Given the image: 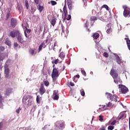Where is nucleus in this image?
Here are the masks:
<instances>
[{
	"instance_id": "obj_54",
	"label": "nucleus",
	"mask_w": 130,
	"mask_h": 130,
	"mask_svg": "<svg viewBox=\"0 0 130 130\" xmlns=\"http://www.w3.org/2000/svg\"><path fill=\"white\" fill-rule=\"evenodd\" d=\"M0 50L1 51H4V50H5V47L1 46L0 47Z\"/></svg>"
},
{
	"instance_id": "obj_47",
	"label": "nucleus",
	"mask_w": 130,
	"mask_h": 130,
	"mask_svg": "<svg viewBox=\"0 0 130 130\" xmlns=\"http://www.w3.org/2000/svg\"><path fill=\"white\" fill-rule=\"evenodd\" d=\"M37 103H40V98H39V96L38 95L37 96Z\"/></svg>"
},
{
	"instance_id": "obj_39",
	"label": "nucleus",
	"mask_w": 130,
	"mask_h": 130,
	"mask_svg": "<svg viewBox=\"0 0 130 130\" xmlns=\"http://www.w3.org/2000/svg\"><path fill=\"white\" fill-rule=\"evenodd\" d=\"M103 8H104L105 9L107 10V11H109V7L106 5H104L103 6Z\"/></svg>"
},
{
	"instance_id": "obj_56",
	"label": "nucleus",
	"mask_w": 130,
	"mask_h": 130,
	"mask_svg": "<svg viewBox=\"0 0 130 130\" xmlns=\"http://www.w3.org/2000/svg\"><path fill=\"white\" fill-rule=\"evenodd\" d=\"M89 26V24H88V21H86V22L85 23V25H84V27H85V28H87V27Z\"/></svg>"
},
{
	"instance_id": "obj_25",
	"label": "nucleus",
	"mask_w": 130,
	"mask_h": 130,
	"mask_svg": "<svg viewBox=\"0 0 130 130\" xmlns=\"http://www.w3.org/2000/svg\"><path fill=\"white\" fill-rule=\"evenodd\" d=\"M90 21L91 22H94V21H97V17L95 16H91L90 17Z\"/></svg>"
},
{
	"instance_id": "obj_23",
	"label": "nucleus",
	"mask_w": 130,
	"mask_h": 130,
	"mask_svg": "<svg viewBox=\"0 0 130 130\" xmlns=\"http://www.w3.org/2000/svg\"><path fill=\"white\" fill-rule=\"evenodd\" d=\"M59 56L61 59H63L66 57V54L63 52H61Z\"/></svg>"
},
{
	"instance_id": "obj_1",
	"label": "nucleus",
	"mask_w": 130,
	"mask_h": 130,
	"mask_svg": "<svg viewBox=\"0 0 130 130\" xmlns=\"http://www.w3.org/2000/svg\"><path fill=\"white\" fill-rule=\"evenodd\" d=\"M17 33L18 35L17 36V39L18 42L20 44L23 45V46H27L28 44H29V42H30V40L26 39L25 41L24 40V36L22 35V34L20 33L19 30H17Z\"/></svg>"
},
{
	"instance_id": "obj_21",
	"label": "nucleus",
	"mask_w": 130,
	"mask_h": 130,
	"mask_svg": "<svg viewBox=\"0 0 130 130\" xmlns=\"http://www.w3.org/2000/svg\"><path fill=\"white\" fill-rule=\"evenodd\" d=\"M106 107L107 108H112L113 107V104L111 102H109L107 104H106Z\"/></svg>"
},
{
	"instance_id": "obj_61",
	"label": "nucleus",
	"mask_w": 130,
	"mask_h": 130,
	"mask_svg": "<svg viewBox=\"0 0 130 130\" xmlns=\"http://www.w3.org/2000/svg\"><path fill=\"white\" fill-rule=\"evenodd\" d=\"M35 3L36 5H38L39 4V0H35Z\"/></svg>"
},
{
	"instance_id": "obj_50",
	"label": "nucleus",
	"mask_w": 130,
	"mask_h": 130,
	"mask_svg": "<svg viewBox=\"0 0 130 130\" xmlns=\"http://www.w3.org/2000/svg\"><path fill=\"white\" fill-rule=\"evenodd\" d=\"M24 35L26 38H29V35L27 34V32H26V30L24 31Z\"/></svg>"
},
{
	"instance_id": "obj_35",
	"label": "nucleus",
	"mask_w": 130,
	"mask_h": 130,
	"mask_svg": "<svg viewBox=\"0 0 130 130\" xmlns=\"http://www.w3.org/2000/svg\"><path fill=\"white\" fill-rule=\"evenodd\" d=\"M71 19H72V16H71V15H67L66 19L67 21H70Z\"/></svg>"
},
{
	"instance_id": "obj_26",
	"label": "nucleus",
	"mask_w": 130,
	"mask_h": 130,
	"mask_svg": "<svg viewBox=\"0 0 130 130\" xmlns=\"http://www.w3.org/2000/svg\"><path fill=\"white\" fill-rule=\"evenodd\" d=\"M17 8L19 12H21V11H22V9H23V7H22V6L18 4L17 6Z\"/></svg>"
},
{
	"instance_id": "obj_20",
	"label": "nucleus",
	"mask_w": 130,
	"mask_h": 130,
	"mask_svg": "<svg viewBox=\"0 0 130 130\" xmlns=\"http://www.w3.org/2000/svg\"><path fill=\"white\" fill-rule=\"evenodd\" d=\"M11 93H12V89L11 88H8L5 91V95L9 96Z\"/></svg>"
},
{
	"instance_id": "obj_10",
	"label": "nucleus",
	"mask_w": 130,
	"mask_h": 130,
	"mask_svg": "<svg viewBox=\"0 0 130 130\" xmlns=\"http://www.w3.org/2000/svg\"><path fill=\"white\" fill-rule=\"evenodd\" d=\"M39 91L40 95H43L44 94V93H45V92H46V89H45V88L44 87V84L42 83L41 84Z\"/></svg>"
},
{
	"instance_id": "obj_40",
	"label": "nucleus",
	"mask_w": 130,
	"mask_h": 130,
	"mask_svg": "<svg viewBox=\"0 0 130 130\" xmlns=\"http://www.w3.org/2000/svg\"><path fill=\"white\" fill-rule=\"evenodd\" d=\"M21 110H22V108H21V107H19L18 109H16V112L17 114H19V113H20V111H21Z\"/></svg>"
},
{
	"instance_id": "obj_52",
	"label": "nucleus",
	"mask_w": 130,
	"mask_h": 130,
	"mask_svg": "<svg viewBox=\"0 0 130 130\" xmlns=\"http://www.w3.org/2000/svg\"><path fill=\"white\" fill-rule=\"evenodd\" d=\"M116 123V120H114L111 123V125H114Z\"/></svg>"
},
{
	"instance_id": "obj_28",
	"label": "nucleus",
	"mask_w": 130,
	"mask_h": 130,
	"mask_svg": "<svg viewBox=\"0 0 130 130\" xmlns=\"http://www.w3.org/2000/svg\"><path fill=\"white\" fill-rule=\"evenodd\" d=\"M68 6L69 9L70 11L72 10V9H73V3L68 4Z\"/></svg>"
},
{
	"instance_id": "obj_16",
	"label": "nucleus",
	"mask_w": 130,
	"mask_h": 130,
	"mask_svg": "<svg viewBox=\"0 0 130 130\" xmlns=\"http://www.w3.org/2000/svg\"><path fill=\"white\" fill-rule=\"evenodd\" d=\"M124 40L126 41L128 49H129L130 50V40H129V39H128L127 38H125Z\"/></svg>"
},
{
	"instance_id": "obj_15",
	"label": "nucleus",
	"mask_w": 130,
	"mask_h": 130,
	"mask_svg": "<svg viewBox=\"0 0 130 130\" xmlns=\"http://www.w3.org/2000/svg\"><path fill=\"white\" fill-rule=\"evenodd\" d=\"M16 35L18 36V34L17 33V31H11L10 32V36H11V37H12V38H15L16 37Z\"/></svg>"
},
{
	"instance_id": "obj_42",
	"label": "nucleus",
	"mask_w": 130,
	"mask_h": 130,
	"mask_svg": "<svg viewBox=\"0 0 130 130\" xmlns=\"http://www.w3.org/2000/svg\"><path fill=\"white\" fill-rule=\"evenodd\" d=\"M11 16V12H8L6 15V19L8 20L10 18V16Z\"/></svg>"
},
{
	"instance_id": "obj_57",
	"label": "nucleus",
	"mask_w": 130,
	"mask_h": 130,
	"mask_svg": "<svg viewBox=\"0 0 130 130\" xmlns=\"http://www.w3.org/2000/svg\"><path fill=\"white\" fill-rule=\"evenodd\" d=\"M64 17L62 20V21L63 22V23L64 22H66V20H67V15H64Z\"/></svg>"
},
{
	"instance_id": "obj_30",
	"label": "nucleus",
	"mask_w": 130,
	"mask_h": 130,
	"mask_svg": "<svg viewBox=\"0 0 130 130\" xmlns=\"http://www.w3.org/2000/svg\"><path fill=\"white\" fill-rule=\"evenodd\" d=\"M80 92L81 96H85V91L83 89H81Z\"/></svg>"
},
{
	"instance_id": "obj_11",
	"label": "nucleus",
	"mask_w": 130,
	"mask_h": 130,
	"mask_svg": "<svg viewBox=\"0 0 130 130\" xmlns=\"http://www.w3.org/2000/svg\"><path fill=\"white\" fill-rule=\"evenodd\" d=\"M46 43H47V40H46L40 44L39 47V52H40V51L42 50V48H45V47H46V45H45Z\"/></svg>"
},
{
	"instance_id": "obj_62",
	"label": "nucleus",
	"mask_w": 130,
	"mask_h": 130,
	"mask_svg": "<svg viewBox=\"0 0 130 130\" xmlns=\"http://www.w3.org/2000/svg\"><path fill=\"white\" fill-rule=\"evenodd\" d=\"M57 45V42H55L54 44V47H55V46H56Z\"/></svg>"
},
{
	"instance_id": "obj_3",
	"label": "nucleus",
	"mask_w": 130,
	"mask_h": 130,
	"mask_svg": "<svg viewBox=\"0 0 130 130\" xmlns=\"http://www.w3.org/2000/svg\"><path fill=\"white\" fill-rule=\"evenodd\" d=\"M122 8L124 10L123 16L125 17H130V8L127 5H123Z\"/></svg>"
},
{
	"instance_id": "obj_4",
	"label": "nucleus",
	"mask_w": 130,
	"mask_h": 130,
	"mask_svg": "<svg viewBox=\"0 0 130 130\" xmlns=\"http://www.w3.org/2000/svg\"><path fill=\"white\" fill-rule=\"evenodd\" d=\"M66 124L64 121H57L55 123V130H57L61 127V128H64Z\"/></svg>"
},
{
	"instance_id": "obj_29",
	"label": "nucleus",
	"mask_w": 130,
	"mask_h": 130,
	"mask_svg": "<svg viewBox=\"0 0 130 130\" xmlns=\"http://www.w3.org/2000/svg\"><path fill=\"white\" fill-rule=\"evenodd\" d=\"M44 84L46 87H48V86H49V82L47 80L44 81Z\"/></svg>"
},
{
	"instance_id": "obj_46",
	"label": "nucleus",
	"mask_w": 130,
	"mask_h": 130,
	"mask_svg": "<svg viewBox=\"0 0 130 130\" xmlns=\"http://www.w3.org/2000/svg\"><path fill=\"white\" fill-rule=\"evenodd\" d=\"M18 46H19V44L17 42H15L14 43V48H16V47H18Z\"/></svg>"
},
{
	"instance_id": "obj_64",
	"label": "nucleus",
	"mask_w": 130,
	"mask_h": 130,
	"mask_svg": "<svg viewBox=\"0 0 130 130\" xmlns=\"http://www.w3.org/2000/svg\"><path fill=\"white\" fill-rule=\"evenodd\" d=\"M2 127H3V123H0V130L2 128Z\"/></svg>"
},
{
	"instance_id": "obj_8",
	"label": "nucleus",
	"mask_w": 130,
	"mask_h": 130,
	"mask_svg": "<svg viewBox=\"0 0 130 130\" xmlns=\"http://www.w3.org/2000/svg\"><path fill=\"white\" fill-rule=\"evenodd\" d=\"M58 76H59V74H58V70H57V69H56V68H54L53 69L52 73V78L53 80H54V79H56V78H57Z\"/></svg>"
},
{
	"instance_id": "obj_38",
	"label": "nucleus",
	"mask_w": 130,
	"mask_h": 130,
	"mask_svg": "<svg viewBox=\"0 0 130 130\" xmlns=\"http://www.w3.org/2000/svg\"><path fill=\"white\" fill-rule=\"evenodd\" d=\"M32 103H33L32 100H28V105H29V106H31V105H32Z\"/></svg>"
},
{
	"instance_id": "obj_27",
	"label": "nucleus",
	"mask_w": 130,
	"mask_h": 130,
	"mask_svg": "<svg viewBox=\"0 0 130 130\" xmlns=\"http://www.w3.org/2000/svg\"><path fill=\"white\" fill-rule=\"evenodd\" d=\"M25 7L27 10L29 9V3L27 0L25 1Z\"/></svg>"
},
{
	"instance_id": "obj_63",
	"label": "nucleus",
	"mask_w": 130,
	"mask_h": 130,
	"mask_svg": "<svg viewBox=\"0 0 130 130\" xmlns=\"http://www.w3.org/2000/svg\"><path fill=\"white\" fill-rule=\"evenodd\" d=\"M75 77V78H77L78 79H79L80 78V75H77Z\"/></svg>"
},
{
	"instance_id": "obj_22",
	"label": "nucleus",
	"mask_w": 130,
	"mask_h": 130,
	"mask_svg": "<svg viewBox=\"0 0 130 130\" xmlns=\"http://www.w3.org/2000/svg\"><path fill=\"white\" fill-rule=\"evenodd\" d=\"M100 36V35H99V34L98 33H94L92 35V37L93 39H98Z\"/></svg>"
},
{
	"instance_id": "obj_34",
	"label": "nucleus",
	"mask_w": 130,
	"mask_h": 130,
	"mask_svg": "<svg viewBox=\"0 0 130 130\" xmlns=\"http://www.w3.org/2000/svg\"><path fill=\"white\" fill-rule=\"evenodd\" d=\"M33 98V96H32V95H27L26 98H25V100H28V99H29V100H31V99H32Z\"/></svg>"
},
{
	"instance_id": "obj_36",
	"label": "nucleus",
	"mask_w": 130,
	"mask_h": 130,
	"mask_svg": "<svg viewBox=\"0 0 130 130\" xmlns=\"http://www.w3.org/2000/svg\"><path fill=\"white\" fill-rule=\"evenodd\" d=\"M108 130H113L114 129V126L113 125H110L108 127Z\"/></svg>"
},
{
	"instance_id": "obj_53",
	"label": "nucleus",
	"mask_w": 130,
	"mask_h": 130,
	"mask_svg": "<svg viewBox=\"0 0 130 130\" xmlns=\"http://www.w3.org/2000/svg\"><path fill=\"white\" fill-rule=\"evenodd\" d=\"M100 130H106V127L104 126H103L100 128Z\"/></svg>"
},
{
	"instance_id": "obj_43",
	"label": "nucleus",
	"mask_w": 130,
	"mask_h": 130,
	"mask_svg": "<svg viewBox=\"0 0 130 130\" xmlns=\"http://www.w3.org/2000/svg\"><path fill=\"white\" fill-rule=\"evenodd\" d=\"M59 98V96L58 95H55L54 96V100H58V99Z\"/></svg>"
},
{
	"instance_id": "obj_7",
	"label": "nucleus",
	"mask_w": 130,
	"mask_h": 130,
	"mask_svg": "<svg viewBox=\"0 0 130 130\" xmlns=\"http://www.w3.org/2000/svg\"><path fill=\"white\" fill-rule=\"evenodd\" d=\"M119 89L121 88V92L122 94H125L128 92V88L126 87V86L122 85V84H119L118 85Z\"/></svg>"
},
{
	"instance_id": "obj_37",
	"label": "nucleus",
	"mask_w": 130,
	"mask_h": 130,
	"mask_svg": "<svg viewBox=\"0 0 130 130\" xmlns=\"http://www.w3.org/2000/svg\"><path fill=\"white\" fill-rule=\"evenodd\" d=\"M50 3H51L52 6H55V5L57 4V3H56V2L54 1H51Z\"/></svg>"
},
{
	"instance_id": "obj_17",
	"label": "nucleus",
	"mask_w": 130,
	"mask_h": 130,
	"mask_svg": "<svg viewBox=\"0 0 130 130\" xmlns=\"http://www.w3.org/2000/svg\"><path fill=\"white\" fill-rule=\"evenodd\" d=\"M63 12L64 13V16L68 15V10L67 9V4L66 3L63 8Z\"/></svg>"
},
{
	"instance_id": "obj_31",
	"label": "nucleus",
	"mask_w": 130,
	"mask_h": 130,
	"mask_svg": "<svg viewBox=\"0 0 130 130\" xmlns=\"http://www.w3.org/2000/svg\"><path fill=\"white\" fill-rule=\"evenodd\" d=\"M44 9V7H43V6L39 5V11H40V13H41V12H42V11H43Z\"/></svg>"
},
{
	"instance_id": "obj_13",
	"label": "nucleus",
	"mask_w": 130,
	"mask_h": 130,
	"mask_svg": "<svg viewBox=\"0 0 130 130\" xmlns=\"http://www.w3.org/2000/svg\"><path fill=\"white\" fill-rule=\"evenodd\" d=\"M126 117V115H125L124 113H121L120 114L119 117H118V120H120V119L122 120V119H124V118H125Z\"/></svg>"
},
{
	"instance_id": "obj_48",
	"label": "nucleus",
	"mask_w": 130,
	"mask_h": 130,
	"mask_svg": "<svg viewBox=\"0 0 130 130\" xmlns=\"http://www.w3.org/2000/svg\"><path fill=\"white\" fill-rule=\"evenodd\" d=\"M103 55H104V56H105V57H108V53L104 52Z\"/></svg>"
},
{
	"instance_id": "obj_55",
	"label": "nucleus",
	"mask_w": 130,
	"mask_h": 130,
	"mask_svg": "<svg viewBox=\"0 0 130 130\" xmlns=\"http://www.w3.org/2000/svg\"><path fill=\"white\" fill-rule=\"evenodd\" d=\"M61 30H62V32L63 33H64V26H63V25H61Z\"/></svg>"
},
{
	"instance_id": "obj_19",
	"label": "nucleus",
	"mask_w": 130,
	"mask_h": 130,
	"mask_svg": "<svg viewBox=\"0 0 130 130\" xmlns=\"http://www.w3.org/2000/svg\"><path fill=\"white\" fill-rule=\"evenodd\" d=\"M115 57H116V62L118 64H120L121 63V59H120L119 56H118V55H116Z\"/></svg>"
},
{
	"instance_id": "obj_41",
	"label": "nucleus",
	"mask_w": 130,
	"mask_h": 130,
	"mask_svg": "<svg viewBox=\"0 0 130 130\" xmlns=\"http://www.w3.org/2000/svg\"><path fill=\"white\" fill-rule=\"evenodd\" d=\"M81 74L84 76V77H86L87 76V74L86 73V71L84 70H81Z\"/></svg>"
},
{
	"instance_id": "obj_24",
	"label": "nucleus",
	"mask_w": 130,
	"mask_h": 130,
	"mask_svg": "<svg viewBox=\"0 0 130 130\" xmlns=\"http://www.w3.org/2000/svg\"><path fill=\"white\" fill-rule=\"evenodd\" d=\"M5 44L8 45V46H11L12 44L11 43V41L9 40V38H7L5 41Z\"/></svg>"
},
{
	"instance_id": "obj_2",
	"label": "nucleus",
	"mask_w": 130,
	"mask_h": 130,
	"mask_svg": "<svg viewBox=\"0 0 130 130\" xmlns=\"http://www.w3.org/2000/svg\"><path fill=\"white\" fill-rule=\"evenodd\" d=\"M110 75L112 76L113 78L114 82L117 85L118 83H121V80L120 79V77L118 76V73L116 72V70L115 69H112L110 72Z\"/></svg>"
},
{
	"instance_id": "obj_32",
	"label": "nucleus",
	"mask_w": 130,
	"mask_h": 130,
	"mask_svg": "<svg viewBox=\"0 0 130 130\" xmlns=\"http://www.w3.org/2000/svg\"><path fill=\"white\" fill-rule=\"evenodd\" d=\"M106 107V105H102L101 108H100L99 109L100 111H103L104 110V108Z\"/></svg>"
},
{
	"instance_id": "obj_9",
	"label": "nucleus",
	"mask_w": 130,
	"mask_h": 130,
	"mask_svg": "<svg viewBox=\"0 0 130 130\" xmlns=\"http://www.w3.org/2000/svg\"><path fill=\"white\" fill-rule=\"evenodd\" d=\"M17 24H18V21H17V19L16 18H12L11 19V25L12 28H15L16 26H17Z\"/></svg>"
},
{
	"instance_id": "obj_58",
	"label": "nucleus",
	"mask_w": 130,
	"mask_h": 130,
	"mask_svg": "<svg viewBox=\"0 0 130 130\" xmlns=\"http://www.w3.org/2000/svg\"><path fill=\"white\" fill-rule=\"evenodd\" d=\"M82 1L84 2V6H87V0H82Z\"/></svg>"
},
{
	"instance_id": "obj_14",
	"label": "nucleus",
	"mask_w": 130,
	"mask_h": 130,
	"mask_svg": "<svg viewBox=\"0 0 130 130\" xmlns=\"http://www.w3.org/2000/svg\"><path fill=\"white\" fill-rule=\"evenodd\" d=\"M50 23L53 27H54V26H55V24H56V18L55 17H53L50 21Z\"/></svg>"
},
{
	"instance_id": "obj_18",
	"label": "nucleus",
	"mask_w": 130,
	"mask_h": 130,
	"mask_svg": "<svg viewBox=\"0 0 130 130\" xmlns=\"http://www.w3.org/2000/svg\"><path fill=\"white\" fill-rule=\"evenodd\" d=\"M4 101H5L4 97L2 95V93H0V108L3 107V102H4Z\"/></svg>"
},
{
	"instance_id": "obj_51",
	"label": "nucleus",
	"mask_w": 130,
	"mask_h": 130,
	"mask_svg": "<svg viewBox=\"0 0 130 130\" xmlns=\"http://www.w3.org/2000/svg\"><path fill=\"white\" fill-rule=\"evenodd\" d=\"M99 120L100 121H102V120H103V116H101V115H100V116H99Z\"/></svg>"
},
{
	"instance_id": "obj_59",
	"label": "nucleus",
	"mask_w": 130,
	"mask_h": 130,
	"mask_svg": "<svg viewBox=\"0 0 130 130\" xmlns=\"http://www.w3.org/2000/svg\"><path fill=\"white\" fill-rule=\"evenodd\" d=\"M68 4H73L72 0H67Z\"/></svg>"
},
{
	"instance_id": "obj_12",
	"label": "nucleus",
	"mask_w": 130,
	"mask_h": 130,
	"mask_svg": "<svg viewBox=\"0 0 130 130\" xmlns=\"http://www.w3.org/2000/svg\"><path fill=\"white\" fill-rule=\"evenodd\" d=\"M111 26H112L111 23H109L107 25V29L106 30V33H107V34H110L111 32H112V29L111 28Z\"/></svg>"
},
{
	"instance_id": "obj_60",
	"label": "nucleus",
	"mask_w": 130,
	"mask_h": 130,
	"mask_svg": "<svg viewBox=\"0 0 130 130\" xmlns=\"http://www.w3.org/2000/svg\"><path fill=\"white\" fill-rule=\"evenodd\" d=\"M70 85L72 86V87H74V86H75V84H74V83L70 82Z\"/></svg>"
},
{
	"instance_id": "obj_5",
	"label": "nucleus",
	"mask_w": 130,
	"mask_h": 130,
	"mask_svg": "<svg viewBox=\"0 0 130 130\" xmlns=\"http://www.w3.org/2000/svg\"><path fill=\"white\" fill-rule=\"evenodd\" d=\"M4 69L5 78L6 79H11V76H10V69H9V65H8V64H5Z\"/></svg>"
},
{
	"instance_id": "obj_33",
	"label": "nucleus",
	"mask_w": 130,
	"mask_h": 130,
	"mask_svg": "<svg viewBox=\"0 0 130 130\" xmlns=\"http://www.w3.org/2000/svg\"><path fill=\"white\" fill-rule=\"evenodd\" d=\"M35 50L32 49H30L29 52L30 54H31V55H34V52H35Z\"/></svg>"
},
{
	"instance_id": "obj_45",
	"label": "nucleus",
	"mask_w": 130,
	"mask_h": 130,
	"mask_svg": "<svg viewBox=\"0 0 130 130\" xmlns=\"http://www.w3.org/2000/svg\"><path fill=\"white\" fill-rule=\"evenodd\" d=\"M25 28L26 30V32L27 34H30V33L31 32V29H28V28H27V27L25 26Z\"/></svg>"
},
{
	"instance_id": "obj_49",
	"label": "nucleus",
	"mask_w": 130,
	"mask_h": 130,
	"mask_svg": "<svg viewBox=\"0 0 130 130\" xmlns=\"http://www.w3.org/2000/svg\"><path fill=\"white\" fill-rule=\"evenodd\" d=\"M57 93H58V90H54L53 91V95H57Z\"/></svg>"
},
{
	"instance_id": "obj_44",
	"label": "nucleus",
	"mask_w": 130,
	"mask_h": 130,
	"mask_svg": "<svg viewBox=\"0 0 130 130\" xmlns=\"http://www.w3.org/2000/svg\"><path fill=\"white\" fill-rule=\"evenodd\" d=\"M58 61H59V59H55V60L54 61V62H52V63H55V64H57V63H58Z\"/></svg>"
},
{
	"instance_id": "obj_6",
	"label": "nucleus",
	"mask_w": 130,
	"mask_h": 130,
	"mask_svg": "<svg viewBox=\"0 0 130 130\" xmlns=\"http://www.w3.org/2000/svg\"><path fill=\"white\" fill-rule=\"evenodd\" d=\"M106 95H108L107 98H109L112 101H115V102H117V99H118V96L114 94L112 95L111 93H109L108 92L106 93Z\"/></svg>"
}]
</instances>
